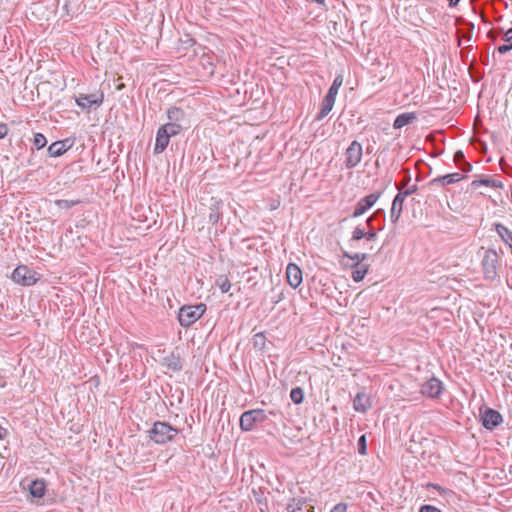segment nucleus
<instances>
[{
	"instance_id": "nucleus-1",
	"label": "nucleus",
	"mask_w": 512,
	"mask_h": 512,
	"mask_svg": "<svg viewBox=\"0 0 512 512\" xmlns=\"http://www.w3.org/2000/svg\"><path fill=\"white\" fill-rule=\"evenodd\" d=\"M178 430L167 422L156 421L149 430V437L156 444H165L172 441Z\"/></svg>"
},
{
	"instance_id": "nucleus-2",
	"label": "nucleus",
	"mask_w": 512,
	"mask_h": 512,
	"mask_svg": "<svg viewBox=\"0 0 512 512\" xmlns=\"http://www.w3.org/2000/svg\"><path fill=\"white\" fill-rule=\"evenodd\" d=\"M206 311V305L203 303H199L196 305H184L179 309L178 320L182 327H190L194 324L198 319Z\"/></svg>"
},
{
	"instance_id": "nucleus-3",
	"label": "nucleus",
	"mask_w": 512,
	"mask_h": 512,
	"mask_svg": "<svg viewBox=\"0 0 512 512\" xmlns=\"http://www.w3.org/2000/svg\"><path fill=\"white\" fill-rule=\"evenodd\" d=\"M267 415L263 409H252L240 416V428L243 431H251L257 424L265 422Z\"/></svg>"
},
{
	"instance_id": "nucleus-4",
	"label": "nucleus",
	"mask_w": 512,
	"mask_h": 512,
	"mask_svg": "<svg viewBox=\"0 0 512 512\" xmlns=\"http://www.w3.org/2000/svg\"><path fill=\"white\" fill-rule=\"evenodd\" d=\"M104 101V93L101 90H95L92 93H79L75 97V102L82 110L89 111L92 108L99 107Z\"/></svg>"
},
{
	"instance_id": "nucleus-5",
	"label": "nucleus",
	"mask_w": 512,
	"mask_h": 512,
	"mask_svg": "<svg viewBox=\"0 0 512 512\" xmlns=\"http://www.w3.org/2000/svg\"><path fill=\"white\" fill-rule=\"evenodd\" d=\"M371 218H369L363 226L359 225L354 228V241L360 243L362 240L368 242V249L372 251L374 249V243L376 241L377 234L374 229L370 228Z\"/></svg>"
},
{
	"instance_id": "nucleus-6",
	"label": "nucleus",
	"mask_w": 512,
	"mask_h": 512,
	"mask_svg": "<svg viewBox=\"0 0 512 512\" xmlns=\"http://www.w3.org/2000/svg\"><path fill=\"white\" fill-rule=\"evenodd\" d=\"M499 256L495 250L489 249L485 252L482 260V267L486 279H494L497 276Z\"/></svg>"
},
{
	"instance_id": "nucleus-7",
	"label": "nucleus",
	"mask_w": 512,
	"mask_h": 512,
	"mask_svg": "<svg viewBox=\"0 0 512 512\" xmlns=\"http://www.w3.org/2000/svg\"><path fill=\"white\" fill-rule=\"evenodd\" d=\"M12 280L23 286H31L37 282L34 273L26 265H19L14 269L11 276Z\"/></svg>"
},
{
	"instance_id": "nucleus-8",
	"label": "nucleus",
	"mask_w": 512,
	"mask_h": 512,
	"mask_svg": "<svg viewBox=\"0 0 512 512\" xmlns=\"http://www.w3.org/2000/svg\"><path fill=\"white\" fill-rule=\"evenodd\" d=\"M368 259L366 253H354V282L361 281L366 275L369 264L365 263Z\"/></svg>"
},
{
	"instance_id": "nucleus-9",
	"label": "nucleus",
	"mask_w": 512,
	"mask_h": 512,
	"mask_svg": "<svg viewBox=\"0 0 512 512\" xmlns=\"http://www.w3.org/2000/svg\"><path fill=\"white\" fill-rule=\"evenodd\" d=\"M442 382L435 377L430 378L421 386V394L430 398H437L442 392Z\"/></svg>"
},
{
	"instance_id": "nucleus-10",
	"label": "nucleus",
	"mask_w": 512,
	"mask_h": 512,
	"mask_svg": "<svg viewBox=\"0 0 512 512\" xmlns=\"http://www.w3.org/2000/svg\"><path fill=\"white\" fill-rule=\"evenodd\" d=\"M481 420L485 428L492 430L502 422V416L498 411L487 408L482 413Z\"/></svg>"
},
{
	"instance_id": "nucleus-11",
	"label": "nucleus",
	"mask_w": 512,
	"mask_h": 512,
	"mask_svg": "<svg viewBox=\"0 0 512 512\" xmlns=\"http://www.w3.org/2000/svg\"><path fill=\"white\" fill-rule=\"evenodd\" d=\"M372 407L371 395L366 391L357 392L354 397V410L365 413Z\"/></svg>"
},
{
	"instance_id": "nucleus-12",
	"label": "nucleus",
	"mask_w": 512,
	"mask_h": 512,
	"mask_svg": "<svg viewBox=\"0 0 512 512\" xmlns=\"http://www.w3.org/2000/svg\"><path fill=\"white\" fill-rule=\"evenodd\" d=\"M287 282L292 288H297L302 283V271L298 265L289 263L286 267Z\"/></svg>"
},
{
	"instance_id": "nucleus-13",
	"label": "nucleus",
	"mask_w": 512,
	"mask_h": 512,
	"mask_svg": "<svg viewBox=\"0 0 512 512\" xmlns=\"http://www.w3.org/2000/svg\"><path fill=\"white\" fill-rule=\"evenodd\" d=\"M379 194L378 193H372L357 203L356 207L354 208V217L360 216L364 214L368 209H370L378 200Z\"/></svg>"
},
{
	"instance_id": "nucleus-14",
	"label": "nucleus",
	"mask_w": 512,
	"mask_h": 512,
	"mask_svg": "<svg viewBox=\"0 0 512 512\" xmlns=\"http://www.w3.org/2000/svg\"><path fill=\"white\" fill-rule=\"evenodd\" d=\"M404 201L405 198L399 192L392 201L390 209V221L394 224L399 220V217L403 210Z\"/></svg>"
},
{
	"instance_id": "nucleus-15",
	"label": "nucleus",
	"mask_w": 512,
	"mask_h": 512,
	"mask_svg": "<svg viewBox=\"0 0 512 512\" xmlns=\"http://www.w3.org/2000/svg\"><path fill=\"white\" fill-rule=\"evenodd\" d=\"M170 141V137L166 134L164 129L160 127L156 133L155 146H154V154H160L165 151Z\"/></svg>"
},
{
	"instance_id": "nucleus-16",
	"label": "nucleus",
	"mask_w": 512,
	"mask_h": 512,
	"mask_svg": "<svg viewBox=\"0 0 512 512\" xmlns=\"http://www.w3.org/2000/svg\"><path fill=\"white\" fill-rule=\"evenodd\" d=\"M29 492L34 498H42L46 492V483L43 479L33 480L29 486Z\"/></svg>"
},
{
	"instance_id": "nucleus-17",
	"label": "nucleus",
	"mask_w": 512,
	"mask_h": 512,
	"mask_svg": "<svg viewBox=\"0 0 512 512\" xmlns=\"http://www.w3.org/2000/svg\"><path fill=\"white\" fill-rule=\"evenodd\" d=\"M67 142H68V140L53 142L48 147V154L51 157H59V156L63 155L69 149Z\"/></svg>"
},
{
	"instance_id": "nucleus-18",
	"label": "nucleus",
	"mask_w": 512,
	"mask_h": 512,
	"mask_svg": "<svg viewBox=\"0 0 512 512\" xmlns=\"http://www.w3.org/2000/svg\"><path fill=\"white\" fill-rule=\"evenodd\" d=\"M463 179V176L460 173H451L441 177H437L431 181V185L441 184V185H449L459 182Z\"/></svg>"
},
{
	"instance_id": "nucleus-19",
	"label": "nucleus",
	"mask_w": 512,
	"mask_h": 512,
	"mask_svg": "<svg viewBox=\"0 0 512 512\" xmlns=\"http://www.w3.org/2000/svg\"><path fill=\"white\" fill-rule=\"evenodd\" d=\"M166 113H167L168 122H171V123L182 124V122L185 119V112L181 108L176 107V106L169 107L167 109Z\"/></svg>"
},
{
	"instance_id": "nucleus-20",
	"label": "nucleus",
	"mask_w": 512,
	"mask_h": 512,
	"mask_svg": "<svg viewBox=\"0 0 512 512\" xmlns=\"http://www.w3.org/2000/svg\"><path fill=\"white\" fill-rule=\"evenodd\" d=\"M163 364L172 371H180L183 367L181 358L174 353L164 357Z\"/></svg>"
},
{
	"instance_id": "nucleus-21",
	"label": "nucleus",
	"mask_w": 512,
	"mask_h": 512,
	"mask_svg": "<svg viewBox=\"0 0 512 512\" xmlns=\"http://www.w3.org/2000/svg\"><path fill=\"white\" fill-rule=\"evenodd\" d=\"M335 99L331 98L330 96H325L322 101L321 110L318 113L316 120H322L324 117H326L329 112L332 110L334 106Z\"/></svg>"
},
{
	"instance_id": "nucleus-22",
	"label": "nucleus",
	"mask_w": 512,
	"mask_h": 512,
	"mask_svg": "<svg viewBox=\"0 0 512 512\" xmlns=\"http://www.w3.org/2000/svg\"><path fill=\"white\" fill-rule=\"evenodd\" d=\"M161 129H164L166 134L171 138L173 136L178 135L184 128V126L180 123H171L167 122L164 125L160 126Z\"/></svg>"
},
{
	"instance_id": "nucleus-23",
	"label": "nucleus",
	"mask_w": 512,
	"mask_h": 512,
	"mask_svg": "<svg viewBox=\"0 0 512 512\" xmlns=\"http://www.w3.org/2000/svg\"><path fill=\"white\" fill-rule=\"evenodd\" d=\"M415 119V116L411 113H403L396 117L394 121V128L399 129L410 124Z\"/></svg>"
},
{
	"instance_id": "nucleus-24",
	"label": "nucleus",
	"mask_w": 512,
	"mask_h": 512,
	"mask_svg": "<svg viewBox=\"0 0 512 512\" xmlns=\"http://www.w3.org/2000/svg\"><path fill=\"white\" fill-rule=\"evenodd\" d=\"M495 229H496L498 235L501 237V239L505 243L511 245V243H512V231H510L506 226H504L503 224H500V223L495 224Z\"/></svg>"
},
{
	"instance_id": "nucleus-25",
	"label": "nucleus",
	"mask_w": 512,
	"mask_h": 512,
	"mask_svg": "<svg viewBox=\"0 0 512 512\" xmlns=\"http://www.w3.org/2000/svg\"><path fill=\"white\" fill-rule=\"evenodd\" d=\"M474 188L480 186V185H485V186H488V187H493V188H500L502 187V183L501 182H498L496 180H492L490 178H483V179H480V180H474L471 184Z\"/></svg>"
},
{
	"instance_id": "nucleus-26",
	"label": "nucleus",
	"mask_w": 512,
	"mask_h": 512,
	"mask_svg": "<svg viewBox=\"0 0 512 512\" xmlns=\"http://www.w3.org/2000/svg\"><path fill=\"white\" fill-rule=\"evenodd\" d=\"M343 83V77L342 75H338L335 77L331 87L329 88L326 96H330L331 98L335 99L336 98V95L338 93V89L340 88V86L342 85Z\"/></svg>"
},
{
	"instance_id": "nucleus-27",
	"label": "nucleus",
	"mask_w": 512,
	"mask_h": 512,
	"mask_svg": "<svg viewBox=\"0 0 512 512\" xmlns=\"http://www.w3.org/2000/svg\"><path fill=\"white\" fill-rule=\"evenodd\" d=\"M305 503L303 498H292L287 505L288 512H302V506Z\"/></svg>"
},
{
	"instance_id": "nucleus-28",
	"label": "nucleus",
	"mask_w": 512,
	"mask_h": 512,
	"mask_svg": "<svg viewBox=\"0 0 512 512\" xmlns=\"http://www.w3.org/2000/svg\"><path fill=\"white\" fill-rule=\"evenodd\" d=\"M215 283L222 293H227L231 288L230 280L223 275L219 276Z\"/></svg>"
},
{
	"instance_id": "nucleus-29",
	"label": "nucleus",
	"mask_w": 512,
	"mask_h": 512,
	"mask_svg": "<svg viewBox=\"0 0 512 512\" xmlns=\"http://www.w3.org/2000/svg\"><path fill=\"white\" fill-rule=\"evenodd\" d=\"M290 398L293 403L301 404L304 400V391L301 387H295L290 392Z\"/></svg>"
},
{
	"instance_id": "nucleus-30",
	"label": "nucleus",
	"mask_w": 512,
	"mask_h": 512,
	"mask_svg": "<svg viewBox=\"0 0 512 512\" xmlns=\"http://www.w3.org/2000/svg\"><path fill=\"white\" fill-rule=\"evenodd\" d=\"M80 203L79 200H67V199H59L55 201V204L62 209H70Z\"/></svg>"
},
{
	"instance_id": "nucleus-31",
	"label": "nucleus",
	"mask_w": 512,
	"mask_h": 512,
	"mask_svg": "<svg viewBox=\"0 0 512 512\" xmlns=\"http://www.w3.org/2000/svg\"><path fill=\"white\" fill-rule=\"evenodd\" d=\"M33 144L37 150L44 148L47 144V139L42 133L34 135Z\"/></svg>"
},
{
	"instance_id": "nucleus-32",
	"label": "nucleus",
	"mask_w": 512,
	"mask_h": 512,
	"mask_svg": "<svg viewBox=\"0 0 512 512\" xmlns=\"http://www.w3.org/2000/svg\"><path fill=\"white\" fill-rule=\"evenodd\" d=\"M221 218V214L218 211L216 206L210 208V213L208 216V220L212 224H216Z\"/></svg>"
},
{
	"instance_id": "nucleus-33",
	"label": "nucleus",
	"mask_w": 512,
	"mask_h": 512,
	"mask_svg": "<svg viewBox=\"0 0 512 512\" xmlns=\"http://www.w3.org/2000/svg\"><path fill=\"white\" fill-rule=\"evenodd\" d=\"M357 447H358L359 454H361V455H366L367 454V440H366V436L365 435H362L358 439Z\"/></svg>"
},
{
	"instance_id": "nucleus-34",
	"label": "nucleus",
	"mask_w": 512,
	"mask_h": 512,
	"mask_svg": "<svg viewBox=\"0 0 512 512\" xmlns=\"http://www.w3.org/2000/svg\"><path fill=\"white\" fill-rule=\"evenodd\" d=\"M406 176L403 179L402 182L396 184V188L399 192H402L403 189L407 186L408 182L410 181V174L407 170H405Z\"/></svg>"
},
{
	"instance_id": "nucleus-35",
	"label": "nucleus",
	"mask_w": 512,
	"mask_h": 512,
	"mask_svg": "<svg viewBox=\"0 0 512 512\" xmlns=\"http://www.w3.org/2000/svg\"><path fill=\"white\" fill-rule=\"evenodd\" d=\"M346 156V166L350 168L352 167V144L347 147Z\"/></svg>"
},
{
	"instance_id": "nucleus-36",
	"label": "nucleus",
	"mask_w": 512,
	"mask_h": 512,
	"mask_svg": "<svg viewBox=\"0 0 512 512\" xmlns=\"http://www.w3.org/2000/svg\"><path fill=\"white\" fill-rule=\"evenodd\" d=\"M417 191V185H413L402 192H399L405 199Z\"/></svg>"
},
{
	"instance_id": "nucleus-37",
	"label": "nucleus",
	"mask_w": 512,
	"mask_h": 512,
	"mask_svg": "<svg viewBox=\"0 0 512 512\" xmlns=\"http://www.w3.org/2000/svg\"><path fill=\"white\" fill-rule=\"evenodd\" d=\"M351 260H352V255H350L348 252H344V257L340 262H341V265L344 267H352L350 265Z\"/></svg>"
},
{
	"instance_id": "nucleus-38",
	"label": "nucleus",
	"mask_w": 512,
	"mask_h": 512,
	"mask_svg": "<svg viewBox=\"0 0 512 512\" xmlns=\"http://www.w3.org/2000/svg\"><path fill=\"white\" fill-rule=\"evenodd\" d=\"M454 162L456 164H460L464 162V153L461 150H458L454 154Z\"/></svg>"
},
{
	"instance_id": "nucleus-39",
	"label": "nucleus",
	"mask_w": 512,
	"mask_h": 512,
	"mask_svg": "<svg viewBox=\"0 0 512 512\" xmlns=\"http://www.w3.org/2000/svg\"><path fill=\"white\" fill-rule=\"evenodd\" d=\"M420 512H441L438 508L432 505H423L420 508Z\"/></svg>"
},
{
	"instance_id": "nucleus-40",
	"label": "nucleus",
	"mask_w": 512,
	"mask_h": 512,
	"mask_svg": "<svg viewBox=\"0 0 512 512\" xmlns=\"http://www.w3.org/2000/svg\"><path fill=\"white\" fill-rule=\"evenodd\" d=\"M347 510V504L339 503L333 507V509L330 512H346Z\"/></svg>"
},
{
	"instance_id": "nucleus-41",
	"label": "nucleus",
	"mask_w": 512,
	"mask_h": 512,
	"mask_svg": "<svg viewBox=\"0 0 512 512\" xmlns=\"http://www.w3.org/2000/svg\"><path fill=\"white\" fill-rule=\"evenodd\" d=\"M8 131H9V129H8L7 124L0 123V139L5 138L8 134Z\"/></svg>"
},
{
	"instance_id": "nucleus-42",
	"label": "nucleus",
	"mask_w": 512,
	"mask_h": 512,
	"mask_svg": "<svg viewBox=\"0 0 512 512\" xmlns=\"http://www.w3.org/2000/svg\"><path fill=\"white\" fill-rule=\"evenodd\" d=\"M510 50H512V43L509 44V45H501V46L498 47V52L500 54H505V53H507Z\"/></svg>"
},
{
	"instance_id": "nucleus-43",
	"label": "nucleus",
	"mask_w": 512,
	"mask_h": 512,
	"mask_svg": "<svg viewBox=\"0 0 512 512\" xmlns=\"http://www.w3.org/2000/svg\"><path fill=\"white\" fill-rule=\"evenodd\" d=\"M504 40L509 42L512 40V27L504 34Z\"/></svg>"
},
{
	"instance_id": "nucleus-44",
	"label": "nucleus",
	"mask_w": 512,
	"mask_h": 512,
	"mask_svg": "<svg viewBox=\"0 0 512 512\" xmlns=\"http://www.w3.org/2000/svg\"><path fill=\"white\" fill-rule=\"evenodd\" d=\"M462 163H463V166H462V168H461V169H462L464 172H469V171H471V169H472V165H471L470 163L465 162V161H464V162H462Z\"/></svg>"
},
{
	"instance_id": "nucleus-45",
	"label": "nucleus",
	"mask_w": 512,
	"mask_h": 512,
	"mask_svg": "<svg viewBox=\"0 0 512 512\" xmlns=\"http://www.w3.org/2000/svg\"><path fill=\"white\" fill-rule=\"evenodd\" d=\"M7 434V430L0 425V440L4 439Z\"/></svg>"
},
{
	"instance_id": "nucleus-46",
	"label": "nucleus",
	"mask_w": 512,
	"mask_h": 512,
	"mask_svg": "<svg viewBox=\"0 0 512 512\" xmlns=\"http://www.w3.org/2000/svg\"><path fill=\"white\" fill-rule=\"evenodd\" d=\"M451 7L456 6L460 0H447Z\"/></svg>"
},
{
	"instance_id": "nucleus-47",
	"label": "nucleus",
	"mask_w": 512,
	"mask_h": 512,
	"mask_svg": "<svg viewBox=\"0 0 512 512\" xmlns=\"http://www.w3.org/2000/svg\"><path fill=\"white\" fill-rule=\"evenodd\" d=\"M362 296H363V292L358 293V294L356 295L355 300L359 301V300L362 298Z\"/></svg>"
},
{
	"instance_id": "nucleus-48",
	"label": "nucleus",
	"mask_w": 512,
	"mask_h": 512,
	"mask_svg": "<svg viewBox=\"0 0 512 512\" xmlns=\"http://www.w3.org/2000/svg\"><path fill=\"white\" fill-rule=\"evenodd\" d=\"M362 241H363V246H364V248H365L366 250L370 251V250L368 249V245H369V244H368V242H366L365 240H362Z\"/></svg>"
},
{
	"instance_id": "nucleus-49",
	"label": "nucleus",
	"mask_w": 512,
	"mask_h": 512,
	"mask_svg": "<svg viewBox=\"0 0 512 512\" xmlns=\"http://www.w3.org/2000/svg\"><path fill=\"white\" fill-rule=\"evenodd\" d=\"M258 338L264 339L263 334H261V333L256 334V335H255V339L257 340Z\"/></svg>"
},
{
	"instance_id": "nucleus-50",
	"label": "nucleus",
	"mask_w": 512,
	"mask_h": 512,
	"mask_svg": "<svg viewBox=\"0 0 512 512\" xmlns=\"http://www.w3.org/2000/svg\"><path fill=\"white\" fill-rule=\"evenodd\" d=\"M4 385H5V382L2 381V378H0V387H4Z\"/></svg>"
}]
</instances>
